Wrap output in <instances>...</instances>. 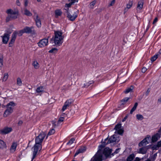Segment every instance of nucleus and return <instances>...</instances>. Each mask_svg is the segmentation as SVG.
<instances>
[{
	"label": "nucleus",
	"instance_id": "obj_1",
	"mask_svg": "<svg viewBox=\"0 0 161 161\" xmlns=\"http://www.w3.org/2000/svg\"><path fill=\"white\" fill-rule=\"evenodd\" d=\"M54 36L50 40V42H53L55 44L60 46L63 42L64 36L63 33L59 31H54Z\"/></svg>",
	"mask_w": 161,
	"mask_h": 161
},
{
	"label": "nucleus",
	"instance_id": "obj_2",
	"mask_svg": "<svg viewBox=\"0 0 161 161\" xmlns=\"http://www.w3.org/2000/svg\"><path fill=\"white\" fill-rule=\"evenodd\" d=\"M6 12L8 14L5 19L6 22L12 19H16L19 14V11L18 9L13 10L11 9H9L6 10Z\"/></svg>",
	"mask_w": 161,
	"mask_h": 161
},
{
	"label": "nucleus",
	"instance_id": "obj_3",
	"mask_svg": "<svg viewBox=\"0 0 161 161\" xmlns=\"http://www.w3.org/2000/svg\"><path fill=\"white\" fill-rule=\"evenodd\" d=\"M16 105V103L13 101L8 103L5 106L6 109L3 114L4 117H7L13 112L14 107Z\"/></svg>",
	"mask_w": 161,
	"mask_h": 161
},
{
	"label": "nucleus",
	"instance_id": "obj_4",
	"mask_svg": "<svg viewBox=\"0 0 161 161\" xmlns=\"http://www.w3.org/2000/svg\"><path fill=\"white\" fill-rule=\"evenodd\" d=\"M105 147L104 145H101L99 146V150L92 158L93 161H102V149Z\"/></svg>",
	"mask_w": 161,
	"mask_h": 161
},
{
	"label": "nucleus",
	"instance_id": "obj_5",
	"mask_svg": "<svg viewBox=\"0 0 161 161\" xmlns=\"http://www.w3.org/2000/svg\"><path fill=\"white\" fill-rule=\"evenodd\" d=\"M42 145L35 144L33 147L32 148V150L33 152V156L31 161L36 158L38 153L42 149Z\"/></svg>",
	"mask_w": 161,
	"mask_h": 161
},
{
	"label": "nucleus",
	"instance_id": "obj_6",
	"mask_svg": "<svg viewBox=\"0 0 161 161\" xmlns=\"http://www.w3.org/2000/svg\"><path fill=\"white\" fill-rule=\"evenodd\" d=\"M119 141V137H117L116 135H114L112 136L108 141V139H106L104 142H103L102 145H104L105 146L108 143H111L114 142H118Z\"/></svg>",
	"mask_w": 161,
	"mask_h": 161
},
{
	"label": "nucleus",
	"instance_id": "obj_7",
	"mask_svg": "<svg viewBox=\"0 0 161 161\" xmlns=\"http://www.w3.org/2000/svg\"><path fill=\"white\" fill-rule=\"evenodd\" d=\"M46 136L45 133L42 132L36 137L35 143L42 145V143Z\"/></svg>",
	"mask_w": 161,
	"mask_h": 161
},
{
	"label": "nucleus",
	"instance_id": "obj_8",
	"mask_svg": "<svg viewBox=\"0 0 161 161\" xmlns=\"http://www.w3.org/2000/svg\"><path fill=\"white\" fill-rule=\"evenodd\" d=\"M78 13L79 11H78L71 13L67 11V17L70 20L73 21L77 17Z\"/></svg>",
	"mask_w": 161,
	"mask_h": 161
},
{
	"label": "nucleus",
	"instance_id": "obj_9",
	"mask_svg": "<svg viewBox=\"0 0 161 161\" xmlns=\"http://www.w3.org/2000/svg\"><path fill=\"white\" fill-rule=\"evenodd\" d=\"M34 17L36 21V25L38 27H40L41 25V22L40 18L38 16L36 12L34 10L33 11Z\"/></svg>",
	"mask_w": 161,
	"mask_h": 161
},
{
	"label": "nucleus",
	"instance_id": "obj_10",
	"mask_svg": "<svg viewBox=\"0 0 161 161\" xmlns=\"http://www.w3.org/2000/svg\"><path fill=\"white\" fill-rule=\"evenodd\" d=\"M48 39L44 38L40 40L37 43L38 46L40 47H43L48 45Z\"/></svg>",
	"mask_w": 161,
	"mask_h": 161
},
{
	"label": "nucleus",
	"instance_id": "obj_11",
	"mask_svg": "<svg viewBox=\"0 0 161 161\" xmlns=\"http://www.w3.org/2000/svg\"><path fill=\"white\" fill-rule=\"evenodd\" d=\"M114 129L116 130L115 133H118L119 134L121 135L123 132V130L121 128V125L120 124L117 125L114 128Z\"/></svg>",
	"mask_w": 161,
	"mask_h": 161
},
{
	"label": "nucleus",
	"instance_id": "obj_12",
	"mask_svg": "<svg viewBox=\"0 0 161 161\" xmlns=\"http://www.w3.org/2000/svg\"><path fill=\"white\" fill-rule=\"evenodd\" d=\"M150 137H147L139 143V146L140 147L142 146L143 145H146L149 143L150 140Z\"/></svg>",
	"mask_w": 161,
	"mask_h": 161
},
{
	"label": "nucleus",
	"instance_id": "obj_13",
	"mask_svg": "<svg viewBox=\"0 0 161 161\" xmlns=\"http://www.w3.org/2000/svg\"><path fill=\"white\" fill-rule=\"evenodd\" d=\"M12 130V128L11 127H5L1 130L0 132L3 134H6L11 132Z\"/></svg>",
	"mask_w": 161,
	"mask_h": 161
},
{
	"label": "nucleus",
	"instance_id": "obj_14",
	"mask_svg": "<svg viewBox=\"0 0 161 161\" xmlns=\"http://www.w3.org/2000/svg\"><path fill=\"white\" fill-rule=\"evenodd\" d=\"M101 151H102V154H103L106 157L109 156L112 152L111 149L109 148H105L103 151L102 150Z\"/></svg>",
	"mask_w": 161,
	"mask_h": 161
},
{
	"label": "nucleus",
	"instance_id": "obj_15",
	"mask_svg": "<svg viewBox=\"0 0 161 161\" xmlns=\"http://www.w3.org/2000/svg\"><path fill=\"white\" fill-rule=\"evenodd\" d=\"M143 3V2L142 0L138 2L136 8V10L138 12H140L141 10L142 9Z\"/></svg>",
	"mask_w": 161,
	"mask_h": 161
},
{
	"label": "nucleus",
	"instance_id": "obj_16",
	"mask_svg": "<svg viewBox=\"0 0 161 161\" xmlns=\"http://www.w3.org/2000/svg\"><path fill=\"white\" fill-rule=\"evenodd\" d=\"M10 35L7 33H5L3 36V42L4 44H7Z\"/></svg>",
	"mask_w": 161,
	"mask_h": 161
},
{
	"label": "nucleus",
	"instance_id": "obj_17",
	"mask_svg": "<svg viewBox=\"0 0 161 161\" xmlns=\"http://www.w3.org/2000/svg\"><path fill=\"white\" fill-rule=\"evenodd\" d=\"M72 103V101L71 100H68L65 103L63 107L62 110L64 111L68 107H69Z\"/></svg>",
	"mask_w": 161,
	"mask_h": 161
},
{
	"label": "nucleus",
	"instance_id": "obj_18",
	"mask_svg": "<svg viewBox=\"0 0 161 161\" xmlns=\"http://www.w3.org/2000/svg\"><path fill=\"white\" fill-rule=\"evenodd\" d=\"M94 83V81L93 80L85 81L81 84L82 86V87H87Z\"/></svg>",
	"mask_w": 161,
	"mask_h": 161
},
{
	"label": "nucleus",
	"instance_id": "obj_19",
	"mask_svg": "<svg viewBox=\"0 0 161 161\" xmlns=\"http://www.w3.org/2000/svg\"><path fill=\"white\" fill-rule=\"evenodd\" d=\"M161 137V135L159 133H156L152 137V141L153 142H156Z\"/></svg>",
	"mask_w": 161,
	"mask_h": 161
},
{
	"label": "nucleus",
	"instance_id": "obj_20",
	"mask_svg": "<svg viewBox=\"0 0 161 161\" xmlns=\"http://www.w3.org/2000/svg\"><path fill=\"white\" fill-rule=\"evenodd\" d=\"M33 28V27H26L22 30V33H30L32 31V29Z\"/></svg>",
	"mask_w": 161,
	"mask_h": 161
},
{
	"label": "nucleus",
	"instance_id": "obj_21",
	"mask_svg": "<svg viewBox=\"0 0 161 161\" xmlns=\"http://www.w3.org/2000/svg\"><path fill=\"white\" fill-rule=\"evenodd\" d=\"M23 14L30 17L32 15V13L26 8L24 9Z\"/></svg>",
	"mask_w": 161,
	"mask_h": 161
},
{
	"label": "nucleus",
	"instance_id": "obj_22",
	"mask_svg": "<svg viewBox=\"0 0 161 161\" xmlns=\"http://www.w3.org/2000/svg\"><path fill=\"white\" fill-rule=\"evenodd\" d=\"M147 148L146 147H144L140 148L138 151V153L142 154H145L147 151Z\"/></svg>",
	"mask_w": 161,
	"mask_h": 161
},
{
	"label": "nucleus",
	"instance_id": "obj_23",
	"mask_svg": "<svg viewBox=\"0 0 161 161\" xmlns=\"http://www.w3.org/2000/svg\"><path fill=\"white\" fill-rule=\"evenodd\" d=\"M86 150V148L85 147H81L78 151H76V152L75 153V156L77 155L79 153H83Z\"/></svg>",
	"mask_w": 161,
	"mask_h": 161
},
{
	"label": "nucleus",
	"instance_id": "obj_24",
	"mask_svg": "<svg viewBox=\"0 0 161 161\" xmlns=\"http://www.w3.org/2000/svg\"><path fill=\"white\" fill-rule=\"evenodd\" d=\"M17 146V144L16 143H13L11 146V147L10 149V152L12 153L14 152L16 150Z\"/></svg>",
	"mask_w": 161,
	"mask_h": 161
},
{
	"label": "nucleus",
	"instance_id": "obj_25",
	"mask_svg": "<svg viewBox=\"0 0 161 161\" xmlns=\"http://www.w3.org/2000/svg\"><path fill=\"white\" fill-rule=\"evenodd\" d=\"M130 99V97H126L124 98L120 101L121 105H123L126 104L128 101Z\"/></svg>",
	"mask_w": 161,
	"mask_h": 161
},
{
	"label": "nucleus",
	"instance_id": "obj_26",
	"mask_svg": "<svg viewBox=\"0 0 161 161\" xmlns=\"http://www.w3.org/2000/svg\"><path fill=\"white\" fill-rule=\"evenodd\" d=\"M32 65L34 68L36 69H37L39 68L40 65L38 62L36 60L34 61L32 63Z\"/></svg>",
	"mask_w": 161,
	"mask_h": 161
},
{
	"label": "nucleus",
	"instance_id": "obj_27",
	"mask_svg": "<svg viewBox=\"0 0 161 161\" xmlns=\"http://www.w3.org/2000/svg\"><path fill=\"white\" fill-rule=\"evenodd\" d=\"M97 3L96 0H94L92 2H91L89 5V7L90 8L93 9L94 8V6Z\"/></svg>",
	"mask_w": 161,
	"mask_h": 161
},
{
	"label": "nucleus",
	"instance_id": "obj_28",
	"mask_svg": "<svg viewBox=\"0 0 161 161\" xmlns=\"http://www.w3.org/2000/svg\"><path fill=\"white\" fill-rule=\"evenodd\" d=\"M55 17L56 18L58 17L59 16H60L62 14V12L61 10L59 9H57L55 12Z\"/></svg>",
	"mask_w": 161,
	"mask_h": 161
},
{
	"label": "nucleus",
	"instance_id": "obj_29",
	"mask_svg": "<svg viewBox=\"0 0 161 161\" xmlns=\"http://www.w3.org/2000/svg\"><path fill=\"white\" fill-rule=\"evenodd\" d=\"M133 89V87L132 86H131L130 87L127 88L124 92L125 94H127L130 92H132Z\"/></svg>",
	"mask_w": 161,
	"mask_h": 161
},
{
	"label": "nucleus",
	"instance_id": "obj_30",
	"mask_svg": "<svg viewBox=\"0 0 161 161\" xmlns=\"http://www.w3.org/2000/svg\"><path fill=\"white\" fill-rule=\"evenodd\" d=\"M17 34L15 32H14L12 36V39L11 40L10 42L11 43H14L16 39V37Z\"/></svg>",
	"mask_w": 161,
	"mask_h": 161
},
{
	"label": "nucleus",
	"instance_id": "obj_31",
	"mask_svg": "<svg viewBox=\"0 0 161 161\" xmlns=\"http://www.w3.org/2000/svg\"><path fill=\"white\" fill-rule=\"evenodd\" d=\"M161 147V140L158 142L157 145H154L153 147V149H157L158 147Z\"/></svg>",
	"mask_w": 161,
	"mask_h": 161
},
{
	"label": "nucleus",
	"instance_id": "obj_32",
	"mask_svg": "<svg viewBox=\"0 0 161 161\" xmlns=\"http://www.w3.org/2000/svg\"><path fill=\"white\" fill-rule=\"evenodd\" d=\"M133 4V2L132 1H129L128 3L126 5V8L125 9L126 10V8L129 9L132 6Z\"/></svg>",
	"mask_w": 161,
	"mask_h": 161
},
{
	"label": "nucleus",
	"instance_id": "obj_33",
	"mask_svg": "<svg viewBox=\"0 0 161 161\" xmlns=\"http://www.w3.org/2000/svg\"><path fill=\"white\" fill-rule=\"evenodd\" d=\"M138 105V103H137L136 102L135 103V104L134 105V106L131 109V110L130 111V114H132L133 112L136 110V108Z\"/></svg>",
	"mask_w": 161,
	"mask_h": 161
},
{
	"label": "nucleus",
	"instance_id": "obj_34",
	"mask_svg": "<svg viewBox=\"0 0 161 161\" xmlns=\"http://www.w3.org/2000/svg\"><path fill=\"white\" fill-rule=\"evenodd\" d=\"M5 147V144L2 140H0V149H3Z\"/></svg>",
	"mask_w": 161,
	"mask_h": 161
},
{
	"label": "nucleus",
	"instance_id": "obj_35",
	"mask_svg": "<svg viewBox=\"0 0 161 161\" xmlns=\"http://www.w3.org/2000/svg\"><path fill=\"white\" fill-rule=\"evenodd\" d=\"M135 156L134 154H131L127 158V161H132L134 158Z\"/></svg>",
	"mask_w": 161,
	"mask_h": 161
},
{
	"label": "nucleus",
	"instance_id": "obj_36",
	"mask_svg": "<svg viewBox=\"0 0 161 161\" xmlns=\"http://www.w3.org/2000/svg\"><path fill=\"white\" fill-rule=\"evenodd\" d=\"M58 51V49L56 48H53L50 50L49 51V53H56Z\"/></svg>",
	"mask_w": 161,
	"mask_h": 161
},
{
	"label": "nucleus",
	"instance_id": "obj_37",
	"mask_svg": "<svg viewBox=\"0 0 161 161\" xmlns=\"http://www.w3.org/2000/svg\"><path fill=\"white\" fill-rule=\"evenodd\" d=\"M43 88L42 86H40L37 88L36 89V92L37 93H40L43 91Z\"/></svg>",
	"mask_w": 161,
	"mask_h": 161
},
{
	"label": "nucleus",
	"instance_id": "obj_38",
	"mask_svg": "<svg viewBox=\"0 0 161 161\" xmlns=\"http://www.w3.org/2000/svg\"><path fill=\"white\" fill-rule=\"evenodd\" d=\"M8 75L7 73H5L2 79L3 81H6L8 78Z\"/></svg>",
	"mask_w": 161,
	"mask_h": 161
},
{
	"label": "nucleus",
	"instance_id": "obj_39",
	"mask_svg": "<svg viewBox=\"0 0 161 161\" xmlns=\"http://www.w3.org/2000/svg\"><path fill=\"white\" fill-rule=\"evenodd\" d=\"M17 84L19 86H21L22 85V81L19 77L17 79Z\"/></svg>",
	"mask_w": 161,
	"mask_h": 161
},
{
	"label": "nucleus",
	"instance_id": "obj_40",
	"mask_svg": "<svg viewBox=\"0 0 161 161\" xmlns=\"http://www.w3.org/2000/svg\"><path fill=\"white\" fill-rule=\"evenodd\" d=\"M55 132V130L54 129H52L49 130V132L48 133L47 135L50 136L51 135L53 134H54Z\"/></svg>",
	"mask_w": 161,
	"mask_h": 161
},
{
	"label": "nucleus",
	"instance_id": "obj_41",
	"mask_svg": "<svg viewBox=\"0 0 161 161\" xmlns=\"http://www.w3.org/2000/svg\"><path fill=\"white\" fill-rule=\"evenodd\" d=\"M158 54H156L153 56L151 59V61L152 62H153L155 61L158 58Z\"/></svg>",
	"mask_w": 161,
	"mask_h": 161
},
{
	"label": "nucleus",
	"instance_id": "obj_42",
	"mask_svg": "<svg viewBox=\"0 0 161 161\" xmlns=\"http://www.w3.org/2000/svg\"><path fill=\"white\" fill-rule=\"evenodd\" d=\"M137 119L139 120H142L143 119V116L141 114H137L136 115Z\"/></svg>",
	"mask_w": 161,
	"mask_h": 161
},
{
	"label": "nucleus",
	"instance_id": "obj_43",
	"mask_svg": "<svg viewBox=\"0 0 161 161\" xmlns=\"http://www.w3.org/2000/svg\"><path fill=\"white\" fill-rule=\"evenodd\" d=\"M3 65V58L2 56H0V68H1Z\"/></svg>",
	"mask_w": 161,
	"mask_h": 161
},
{
	"label": "nucleus",
	"instance_id": "obj_44",
	"mask_svg": "<svg viewBox=\"0 0 161 161\" xmlns=\"http://www.w3.org/2000/svg\"><path fill=\"white\" fill-rule=\"evenodd\" d=\"M75 139L74 138H71L69 141L67 143V145L71 144L73 143Z\"/></svg>",
	"mask_w": 161,
	"mask_h": 161
},
{
	"label": "nucleus",
	"instance_id": "obj_45",
	"mask_svg": "<svg viewBox=\"0 0 161 161\" xmlns=\"http://www.w3.org/2000/svg\"><path fill=\"white\" fill-rule=\"evenodd\" d=\"M157 156V153H155L153 156V157L151 158V159L152 160V161H154L156 157Z\"/></svg>",
	"mask_w": 161,
	"mask_h": 161
},
{
	"label": "nucleus",
	"instance_id": "obj_46",
	"mask_svg": "<svg viewBox=\"0 0 161 161\" xmlns=\"http://www.w3.org/2000/svg\"><path fill=\"white\" fill-rule=\"evenodd\" d=\"M115 3V0H113L108 5V7L113 6Z\"/></svg>",
	"mask_w": 161,
	"mask_h": 161
},
{
	"label": "nucleus",
	"instance_id": "obj_47",
	"mask_svg": "<svg viewBox=\"0 0 161 161\" xmlns=\"http://www.w3.org/2000/svg\"><path fill=\"white\" fill-rule=\"evenodd\" d=\"M69 1L72 4H74L75 3L78 2V0H69Z\"/></svg>",
	"mask_w": 161,
	"mask_h": 161
},
{
	"label": "nucleus",
	"instance_id": "obj_48",
	"mask_svg": "<svg viewBox=\"0 0 161 161\" xmlns=\"http://www.w3.org/2000/svg\"><path fill=\"white\" fill-rule=\"evenodd\" d=\"M64 119V118L63 117H60L59 119L58 123V124H59L61 122H63Z\"/></svg>",
	"mask_w": 161,
	"mask_h": 161
},
{
	"label": "nucleus",
	"instance_id": "obj_49",
	"mask_svg": "<svg viewBox=\"0 0 161 161\" xmlns=\"http://www.w3.org/2000/svg\"><path fill=\"white\" fill-rule=\"evenodd\" d=\"M73 5L72 3H71L69 2V3L68 4H66L65 5V7L68 8H69L71 7V6Z\"/></svg>",
	"mask_w": 161,
	"mask_h": 161
},
{
	"label": "nucleus",
	"instance_id": "obj_50",
	"mask_svg": "<svg viewBox=\"0 0 161 161\" xmlns=\"http://www.w3.org/2000/svg\"><path fill=\"white\" fill-rule=\"evenodd\" d=\"M28 0H25L24 2V5L25 7H26L28 6Z\"/></svg>",
	"mask_w": 161,
	"mask_h": 161
},
{
	"label": "nucleus",
	"instance_id": "obj_51",
	"mask_svg": "<svg viewBox=\"0 0 161 161\" xmlns=\"http://www.w3.org/2000/svg\"><path fill=\"white\" fill-rule=\"evenodd\" d=\"M16 4L17 6H20L21 3L19 0H17L16 1Z\"/></svg>",
	"mask_w": 161,
	"mask_h": 161
},
{
	"label": "nucleus",
	"instance_id": "obj_52",
	"mask_svg": "<svg viewBox=\"0 0 161 161\" xmlns=\"http://www.w3.org/2000/svg\"><path fill=\"white\" fill-rule=\"evenodd\" d=\"M147 69L146 68L144 67L142 68V73H145L147 71Z\"/></svg>",
	"mask_w": 161,
	"mask_h": 161
},
{
	"label": "nucleus",
	"instance_id": "obj_53",
	"mask_svg": "<svg viewBox=\"0 0 161 161\" xmlns=\"http://www.w3.org/2000/svg\"><path fill=\"white\" fill-rule=\"evenodd\" d=\"M158 21V18H155L153 22V24H154Z\"/></svg>",
	"mask_w": 161,
	"mask_h": 161
},
{
	"label": "nucleus",
	"instance_id": "obj_54",
	"mask_svg": "<svg viewBox=\"0 0 161 161\" xmlns=\"http://www.w3.org/2000/svg\"><path fill=\"white\" fill-rule=\"evenodd\" d=\"M134 161H140V159L138 157H136Z\"/></svg>",
	"mask_w": 161,
	"mask_h": 161
},
{
	"label": "nucleus",
	"instance_id": "obj_55",
	"mask_svg": "<svg viewBox=\"0 0 161 161\" xmlns=\"http://www.w3.org/2000/svg\"><path fill=\"white\" fill-rule=\"evenodd\" d=\"M158 102L159 103H161V97L158 99Z\"/></svg>",
	"mask_w": 161,
	"mask_h": 161
},
{
	"label": "nucleus",
	"instance_id": "obj_56",
	"mask_svg": "<svg viewBox=\"0 0 161 161\" xmlns=\"http://www.w3.org/2000/svg\"><path fill=\"white\" fill-rule=\"evenodd\" d=\"M149 92H150V90H149V89H148L146 92V95H148V93H149Z\"/></svg>",
	"mask_w": 161,
	"mask_h": 161
},
{
	"label": "nucleus",
	"instance_id": "obj_57",
	"mask_svg": "<svg viewBox=\"0 0 161 161\" xmlns=\"http://www.w3.org/2000/svg\"><path fill=\"white\" fill-rule=\"evenodd\" d=\"M119 149H116V150H115L114 153H118L119 151Z\"/></svg>",
	"mask_w": 161,
	"mask_h": 161
},
{
	"label": "nucleus",
	"instance_id": "obj_58",
	"mask_svg": "<svg viewBox=\"0 0 161 161\" xmlns=\"http://www.w3.org/2000/svg\"><path fill=\"white\" fill-rule=\"evenodd\" d=\"M13 43H11V42H10L9 43V46L10 47H11L12 46Z\"/></svg>",
	"mask_w": 161,
	"mask_h": 161
},
{
	"label": "nucleus",
	"instance_id": "obj_59",
	"mask_svg": "<svg viewBox=\"0 0 161 161\" xmlns=\"http://www.w3.org/2000/svg\"><path fill=\"white\" fill-rule=\"evenodd\" d=\"M127 118V116L125 117V118H124V119H123L122 121H124L126 120V119Z\"/></svg>",
	"mask_w": 161,
	"mask_h": 161
},
{
	"label": "nucleus",
	"instance_id": "obj_60",
	"mask_svg": "<svg viewBox=\"0 0 161 161\" xmlns=\"http://www.w3.org/2000/svg\"><path fill=\"white\" fill-rule=\"evenodd\" d=\"M158 133H159L160 134V135H161V131H160V129L158 131Z\"/></svg>",
	"mask_w": 161,
	"mask_h": 161
},
{
	"label": "nucleus",
	"instance_id": "obj_61",
	"mask_svg": "<svg viewBox=\"0 0 161 161\" xmlns=\"http://www.w3.org/2000/svg\"><path fill=\"white\" fill-rule=\"evenodd\" d=\"M22 121H20L19 122V123H20V124H22Z\"/></svg>",
	"mask_w": 161,
	"mask_h": 161
},
{
	"label": "nucleus",
	"instance_id": "obj_62",
	"mask_svg": "<svg viewBox=\"0 0 161 161\" xmlns=\"http://www.w3.org/2000/svg\"><path fill=\"white\" fill-rule=\"evenodd\" d=\"M146 161H151V160L149 159H148Z\"/></svg>",
	"mask_w": 161,
	"mask_h": 161
},
{
	"label": "nucleus",
	"instance_id": "obj_63",
	"mask_svg": "<svg viewBox=\"0 0 161 161\" xmlns=\"http://www.w3.org/2000/svg\"><path fill=\"white\" fill-rule=\"evenodd\" d=\"M38 2H40L41 1V0H37Z\"/></svg>",
	"mask_w": 161,
	"mask_h": 161
},
{
	"label": "nucleus",
	"instance_id": "obj_64",
	"mask_svg": "<svg viewBox=\"0 0 161 161\" xmlns=\"http://www.w3.org/2000/svg\"><path fill=\"white\" fill-rule=\"evenodd\" d=\"M159 53H161V49L159 51Z\"/></svg>",
	"mask_w": 161,
	"mask_h": 161
}]
</instances>
